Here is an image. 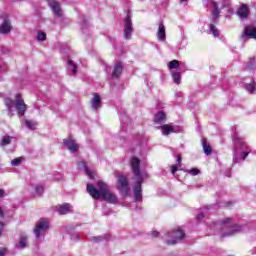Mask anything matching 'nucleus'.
I'll use <instances>...</instances> for the list:
<instances>
[{
    "instance_id": "obj_1",
    "label": "nucleus",
    "mask_w": 256,
    "mask_h": 256,
    "mask_svg": "<svg viewBox=\"0 0 256 256\" xmlns=\"http://www.w3.org/2000/svg\"><path fill=\"white\" fill-rule=\"evenodd\" d=\"M131 163V169L134 175V196L136 201H141L143 199V194H142V186L143 181L147 179V173L141 172V160L137 157H133L130 161Z\"/></svg>"
},
{
    "instance_id": "obj_2",
    "label": "nucleus",
    "mask_w": 256,
    "mask_h": 256,
    "mask_svg": "<svg viewBox=\"0 0 256 256\" xmlns=\"http://www.w3.org/2000/svg\"><path fill=\"white\" fill-rule=\"evenodd\" d=\"M97 187L99 190H97V188H95L93 184H87V193H89V195L95 200H99L102 197V199L104 201H107V203L117 202V196H115L113 192L109 191V186L107 185V183L103 181H98Z\"/></svg>"
},
{
    "instance_id": "obj_3",
    "label": "nucleus",
    "mask_w": 256,
    "mask_h": 256,
    "mask_svg": "<svg viewBox=\"0 0 256 256\" xmlns=\"http://www.w3.org/2000/svg\"><path fill=\"white\" fill-rule=\"evenodd\" d=\"M4 104L8 111V117H13L15 115V108L18 117H23L25 113H27L28 106L25 104V100L20 93L15 94L14 100L9 97L4 98Z\"/></svg>"
},
{
    "instance_id": "obj_4",
    "label": "nucleus",
    "mask_w": 256,
    "mask_h": 256,
    "mask_svg": "<svg viewBox=\"0 0 256 256\" xmlns=\"http://www.w3.org/2000/svg\"><path fill=\"white\" fill-rule=\"evenodd\" d=\"M183 239H185V231L181 228H177L166 234L165 243L166 245H177V243L183 241Z\"/></svg>"
},
{
    "instance_id": "obj_5",
    "label": "nucleus",
    "mask_w": 256,
    "mask_h": 256,
    "mask_svg": "<svg viewBox=\"0 0 256 256\" xmlns=\"http://www.w3.org/2000/svg\"><path fill=\"white\" fill-rule=\"evenodd\" d=\"M48 229H49V220L45 218L40 219L36 223V226L34 228L35 237L39 239V237H41L43 233H45V231H48Z\"/></svg>"
},
{
    "instance_id": "obj_6",
    "label": "nucleus",
    "mask_w": 256,
    "mask_h": 256,
    "mask_svg": "<svg viewBox=\"0 0 256 256\" xmlns=\"http://www.w3.org/2000/svg\"><path fill=\"white\" fill-rule=\"evenodd\" d=\"M117 189L120 191L122 195H129V191H131V188L129 187V180H127V177L123 175H119L117 179Z\"/></svg>"
},
{
    "instance_id": "obj_7",
    "label": "nucleus",
    "mask_w": 256,
    "mask_h": 256,
    "mask_svg": "<svg viewBox=\"0 0 256 256\" xmlns=\"http://www.w3.org/2000/svg\"><path fill=\"white\" fill-rule=\"evenodd\" d=\"M131 33H133V22L131 21V15L127 12L126 18L124 19V39L129 41L131 39Z\"/></svg>"
},
{
    "instance_id": "obj_8",
    "label": "nucleus",
    "mask_w": 256,
    "mask_h": 256,
    "mask_svg": "<svg viewBox=\"0 0 256 256\" xmlns=\"http://www.w3.org/2000/svg\"><path fill=\"white\" fill-rule=\"evenodd\" d=\"M241 231H243V226L234 224L228 230H225V228H222L220 230V237H221V239H223L225 237H231V236L235 235L236 233H241Z\"/></svg>"
},
{
    "instance_id": "obj_9",
    "label": "nucleus",
    "mask_w": 256,
    "mask_h": 256,
    "mask_svg": "<svg viewBox=\"0 0 256 256\" xmlns=\"http://www.w3.org/2000/svg\"><path fill=\"white\" fill-rule=\"evenodd\" d=\"M234 143H236V145H235L236 149H240V151H243L242 161H245V159H247V156L249 155V153H251V150L248 149V147H247V143H245V141H243V139H235Z\"/></svg>"
},
{
    "instance_id": "obj_10",
    "label": "nucleus",
    "mask_w": 256,
    "mask_h": 256,
    "mask_svg": "<svg viewBox=\"0 0 256 256\" xmlns=\"http://www.w3.org/2000/svg\"><path fill=\"white\" fill-rule=\"evenodd\" d=\"M63 145L72 153H77V151H79V144H77L73 138H65L63 140Z\"/></svg>"
},
{
    "instance_id": "obj_11",
    "label": "nucleus",
    "mask_w": 256,
    "mask_h": 256,
    "mask_svg": "<svg viewBox=\"0 0 256 256\" xmlns=\"http://www.w3.org/2000/svg\"><path fill=\"white\" fill-rule=\"evenodd\" d=\"M247 37H250L251 39L256 40V28L253 26H246L244 28V32L241 35V39L243 41H246Z\"/></svg>"
},
{
    "instance_id": "obj_12",
    "label": "nucleus",
    "mask_w": 256,
    "mask_h": 256,
    "mask_svg": "<svg viewBox=\"0 0 256 256\" xmlns=\"http://www.w3.org/2000/svg\"><path fill=\"white\" fill-rule=\"evenodd\" d=\"M49 6L54 17H63V10L61 9V4L57 1L49 2Z\"/></svg>"
},
{
    "instance_id": "obj_13",
    "label": "nucleus",
    "mask_w": 256,
    "mask_h": 256,
    "mask_svg": "<svg viewBox=\"0 0 256 256\" xmlns=\"http://www.w3.org/2000/svg\"><path fill=\"white\" fill-rule=\"evenodd\" d=\"M250 14L251 11L249 10V6H247V4H243L237 10V15L239 19H248Z\"/></svg>"
},
{
    "instance_id": "obj_14",
    "label": "nucleus",
    "mask_w": 256,
    "mask_h": 256,
    "mask_svg": "<svg viewBox=\"0 0 256 256\" xmlns=\"http://www.w3.org/2000/svg\"><path fill=\"white\" fill-rule=\"evenodd\" d=\"M60 215H67L73 213V206L70 203L61 204L56 209Z\"/></svg>"
},
{
    "instance_id": "obj_15",
    "label": "nucleus",
    "mask_w": 256,
    "mask_h": 256,
    "mask_svg": "<svg viewBox=\"0 0 256 256\" xmlns=\"http://www.w3.org/2000/svg\"><path fill=\"white\" fill-rule=\"evenodd\" d=\"M157 129H159L164 136L171 135V133H177V131L171 124H163L161 126H157Z\"/></svg>"
},
{
    "instance_id": "obj_16",
    "label": "nucleus",
    "mask_w": 256,
    "mask_h": 256,
    "mask_svg": "<svg viewBox=\"0 0 256 256\" xmlns=\"http://www.w3.org/2000/svg\"><path fill=\"white\" fill-rule=\"evenodd\" d=\"M90 103H91V108L94 111H98V109H101V96H99V94L97 93H94Z\"/></svg>"
},
{
    "instance_id": "obj_17",
    "label": "nucleus",
    "mask_w": 256,
    "mask_h": 256,
    "mask_svg": "<svg viewBox=\"0 0 256 256\" xmlns=\"http://www.w3.org/2000/svg\"><path fill=\"white\" fill-rule=\"evenodd\" d=\"M165 121H167V114H165V112L163 111H159L158 113H156L154 115V124L155 125H163V123H165Z\"/></svg>"
},
{
    "instance_id": "obj_18",
    "label": "nucleus",
    "mask_w": 256,
    "mask_h": 256,
    "mask_svg": "<svg viewBox=\"0 0 256 256\" xmlns=\"http://www.w3.org/2000/svg\"><path fill=\"white\" fill-rule=\"evenodd\" d=\"M13 27L11 26V22L9 20H4L3 23L0 25V33L2 35H7L11 33V29Z\"/></svg>"
},
{
    "instance_id": "obj_19",
    "label": "nucleus",
    "mask_w": 256,
    "mask_h": 256,
    "mask_svg": "<svg viewBox=\"0 0 256 256\" xmlns=\"http://www.w3.org/2000/svg\"><path fill=\"white\" fill-rule=\"evenodd\" d=\"M211 7H212V19L214 23H217V19H219V5L216 4L215 1L211 2Z\"/></svg>"
},
{
    "instance_id": "obj_20",
    "label": "nucleus",
    "mask_w": 256,
    "mask_h": 256,
    "mask_svg": "<svg viewBox=\"0 0 256 256\" xmlns=\"http://www.w3.org/2000/svg\"><path fill=\"white\" fill-rule=\"evenodd\" d=\"M157 39L158 41H165L166 35H165V25L163 22L159 23L158 32H157Z\"/></svg>"
},
{
    "instance_id": "obj_21",
    "label": "nucleus",
    "mask_w": 256,
    "mask_h": 256,
    "mask_svg": "<svg viewBox=\"0 0 256 256\" xmlns=\"http://www.w3.org/2000/svg\"><path fill=\"white\" fill-rule=\"evenodd\" d=\"M121 73H123V64L121 62H118L114 66V70L112 72V77H115L117 79V78H119Z\"/></svg>"
},
{
    "instance_id": "obj_22",
    "label": "nucleus",
    "mask_w": 256,
    "mask_h": 256,
    "mask_svg": "<svg viewBox=\"0 0 256 256\" xmlns=\"http://www.w3.org/2000/svg\"><path fill=\"white\" fill-rule=\"evenodd\" d=\"M202 147L205 155H211L213 153V149L211 148V144L207 142V139H202Z\"/></svg>"
},
{
    "instance_id": "obj_23",
    "label": "nucleus",
    "mask_w": 256,
    "mask_h": 256,
    "mask_svg": "<svg viewBox=\"0 0 256 256\" xmlns=\"http://www.w3.org/2000/svg\"><path fill=\"white\" fill-rule=\"evenodd\" d=\"M109 235L105 234L103 236H93L90 238V241L92 243H101V241H107L109 240Z\"/></svg>"
},
{
    "instance_id": "obj_24",
    "label": "nucleus",
    "mask_w": 256,
    "mask_h": 256,
    "mask_svg": "<svg viewBox=\"0 0 256 256\" xmlns=\"http://www.w3.org/2000/svg\"><path fill=\"white\" fill-rule=\"evenodd\" d=\"M176 161L178 164L171 166L172 175H175V173H177V171H179V167H181V161H182L181 154L177 155Z\"/></svg>"
},
{
    "instance_id": "obj_25",
    "label": "nucleus",
    "mask_w": 256,
    "mask_h": 256,
    "mask_svg": "<svg viewBox=\"0 0 256 256\" xmlns=\"http://www.w3.org/2000/svg\"><path fill=\"white\" fill-rule=\"evenodd\" d=\"M16 247L17 249H25V247H27V236H21Z\"/></svg>"
},
{
    "instance_id": "obj_26",
    "label": "nucleus",
    "mask_w": 256,
    "mask_h": 256,
    "mask_svg": "<svg viewBox=\"0 0 256 256\" xmlns=\"http://www.w3.org/2000/svg\"><path fill=\"white\" fill-rule=\"evenodd\" d=\"M24 125L28 128L31 129V131H35L37 127V122L31 121V120H25Z\"/></svg>"
},
{
    "instance_id": "obj_27",
    "label": "nucleus",
    "mask_w": 256,
    "mask_h": 256,
    "mask_svg": "<svg viewBox=\"0 0 256 256\" xmlns=\"http://www.w3.org/2000/svg\"><path fill=\"white\" fill-rule=\"evenodd\" d=\"M255 88H256L255 82H251L245 85V89L246 91H248V93H255Z\"/></svg>"
},
{
    "instance_id": "obj_28",
    "label": "nucleus",
    "mask_w": 256,
    "mask_h": 256,
    "mask_svg": "<svg viewBox=\"0 0 256 256\" xmlns=\"http://www.w3.org/2000/svg\"><path fill=\"white\" fill-rule=\"evenodd\" d=\"M68 69L72 71L73 74L77 73V65L72 60H68Z\"/></svg>"
},
{
    "instance_id": "obj_29",
    "label": "nucleus",
    "mask_w": 256,
    "mask_h": 256,
    "mask_svg": "<svg viewBox=\"0 0 256 256\" xmlns=\"http://www.w3.org/2000/svg\"><path fill=\"white\" fill-rule=\"evenodd\" d=\"M172 78H173L174 83H176V85H179L181 83V73L174 72L172 74Z\"/></svg>"
},
{
    "instance_id": "obj_30",
    "label": "nucleus",
    "mask_w": 256,
    "mask_h": 256,
    "mask_svg": "<svg viewBox=\"0 0 256 256\" xmlns=\"http://www.w3.org/2000/svg\"><path fill=\"white\" fill-rule=\"evenodd\" d=\"M169 69H179V61L178 60H172L168 63Z\"/></svg>"
},
{
    "instance_id": "obj_31",
    "label": "nucleus",
    "mask_w": 256,
    "mask_h": 256,
    "mask_svg": "<svg viewBox=\"0 0 256 256\" xmlns=\"http://www.w3.org/2000/svg\"><path fill=\"white\" fill-rule=\"evenodd\" d=\"M36 39L37 41H47V34L40 31L38 32Z\"/></svg>"
},
{
    "instance_id": "obj_32",
    "label": "nucleus",
    "mask_w": 256,
    "mask_h": 256,
    "mask_svg": "<svg viewBox=\"0 0 256 256\" xmlns=\"http://www.w3.org/2000/svg\"><path fill=\"white\" fill-rule=\"evenodd\" d=\"M11 143V137L10 136H4L1 140V146L5 147L6 145H9Z\"/></svg>"
},
{
    "instance_id": "obj_33",
    "label": "nucleus",
    "mask_w": 256,
    "mask_h": 256,
    "mask_svg": "<svg viewBox=\"0 0 256 256\" xmlns=\"http://www.w3.org/2000/svg\"><path fill=\"white\" fill-rule=\"evenodd\" d=\"M22 162H23V158H16L11 161V165L12 167H19Z\"/></svg>"
},
{
    "instance_id": "obj_34",
    "label": "nucleus",
    "mask_w": 256,
    "mask_h": 256,
    "mask_svg": "<svg viewBox=\"0 0 256 256\" xmlns=\"http://www.w3.org/2000/svg\"><path fill=\"white\" fill-rule=\"evenodd\" d=\"M210 31L214 35V37H217L219 35V31L217 30V27H215V25L213 24L210 25Z\"/></svg>"
},
{
    "instance_id": "obj_35",
    "label": "nucleus",
    "mask_w": 256,
    "mask_h": 256,
    "mask_svg": "<svg viewBox=\"0 0 256 256\" xmlns=\"http://www.w3.org/2000/svg\"><path fill=\"white\" fill-rule=\"evenodd\" d=\"M35 191L37 195H43V191H45V188L41 185H36Z\"/></svg>"
},
{
    "instance_id": "obj_36",
    "label": "nucleus",
    "mask_w": 256,
    "mask_h": 256,
    "mask_svg": "<svg viewBox=\"0 0 256 256\" xmlns=\"http://www.w3.org/2000/svg\"><path fill=\"white\" fill-rule=\"evenodd\" d=\"M189 173H190L191 175L195 176V175H199V173H201V171H200L199 169H197V168H192V169L189 171Z\"/></svg>"
},
{
    "instance_id": "obj_37",
    "label": "nucleus",
    "mask_w": 256,
    "mask_h": 256,
    "mask_svg": "<svg viewBox=\"0 0 256 256\" xmlns=\"http://www.w3.org/2000/svg\"><path fill=\"white\" fill-rule=\"evenodd\" d=\"M229 223H231V218H225L221 220L220 225L225 226V225H229Z\"/></svg>"
},
{
    "instance_id": "obj_38",
    "label": "nucleus",
    "mask_w": 256,
    "mask_h": 256,
    "mask_svg": "<svg viewBox=\"0 0 256 256\" xmlns=\"http://www.w3.org/2000/svg\"><path fill=\"white\" fill-rule=\"evenodd\" d=\"M1 53H3L4 55H9V53H11V50H9L7 47L3 46L1 48Z\"/></svg>"
},
{
    "instance_id": "obj_39",
    "label": "nucleus",
    "mask_w": 256,
    "mask_h": 256,
    "mask_svg": "<svg viewBox=\"0 0 256 256\" xmlns=\"http://www.w3.org/2000/svg\"><path fill=\"white\" fill-rule=\"evenodd\" d=\"M253 65H255V58H250V62L247 64L248 69H253Z\"/></svg>"
},
{
    "instance_id": "obj_40",
    "label": "nucleus",
    "mask_w": 256,
    "mask_h": 256,
    "mask_svg": "<svg viewBox=\"0 0 256 256\" xmlns=\"http://www.w3.org/2000/svg\"><path fill=\"white\" fill-rule=\"evenodd\" d=\"M86 175H88V177H90V179H93V172L91 170H89L88 168H86Z\"/></svg>"
},
{
    "instance_id": "obj_41",
    "label": "nucleus",
    "mask_w": 256,
    "mask_h": 256,
    "mask_svg": "<svg viewBox=\"0 0 256 256\" xmlns=\"http://www.w3.org/2000/svg\"><path fill=\"white\" fill-rule=\"evenodd\" d=\"M7 253V248H0V256H5Z\"/></svg>"
},
{
    "instance_id": "obj_42",
    "label": "nucleus",
    "mask_w": 256,
    "mask_h": 256,
    "mask_svg": "<svg viewBox=\"0 0 256 256\" xmlns=\"http://www.w3.org/2000/svg\"><path fill=\"white\" fill-rule=\"evenodd\" d=\"M203 217H205V213H203V212L198 213L197 219L201 220V219H203Z\"/></svg>"
},
{
    "instance_id": "obj_43",
    "label": "nucleus",
    "mask_w": 256,
    "mask_h": 256,
    "mask_svg": "<svg viewBox=\"0 0 256 256\" xmlns=\"http://www.w3.org/2000/svg\"><path fill=\"white\" fill-rule=\"evenodd\" d=\"M81 23H82V25H87V20L85 19V17L84 16H82L81 17Z\"/></svg>"
},
{
    "instance_id": "obj_44",
    "label": "nucleus",
    "mask_w": 256,
    "mask_h": 256,
    "mask_svg": "<svg viewBox=\"0 0 256 256\" xmlns=\"http://www.w3.org/2000/svg\"><path fill=\"white\" fill-rule=\"evenodd\" d=\"M0 217L3 219V217H5V212L3 211V209L0 207Z\"/></svg>"
},
{
    "instance_id": "obj_45",
    "label": "nucleus",
    "mask_w": 256,
    "mask_h": 256,
    "mask_svg": "<svg viewBox=\"0 0 256 256\" xmlns=\"http://www.w3.org/2000/svg\"><path fill=\"white\" fill-rule=\"evenodd\" d=\"M159 235V232L157 231H152V237H157Z\"/></svg>"
},
{
    "instance_id": "obj_46",
    "label": "nucleus",
    "mask_w": 256,
    "mask_h": 256,
    "mask_svg": "<svg viewBox=\"0 0 256 256\" xmlns=\"http://www.w3.org/2000/svg\"><path fill=\"white\" fill-rule=\"evenodd\" d=\"M4 195H5V190L0 189V197H4Z\"/></svg>"
},
{
    "instance_id": "obj_47",
    "label": "nucleus",
    "mask_w": 256,
    "mask_h": 256,
    "mask_svg": "<svg viewBox=\"0 0 256 256\" xmlns=\"http://www.w3.org/2000/svg\"><path fill=\"white\" fill-rule=\"evenodd\" d=\"M180 3H184V5H187V0H179Z\"/></svg>"
},
{
    "instance_id": "obj_48",
    "label": "nucleus",
    "mask_w": 256,
    "mask_h": 256,
    "mask_svg": "<svg viewBox=\"0 0 256 256\" xmlns=\"http://www.w3.org/2000/svg\"><path fill=\"white\" fill-rule=\"evenodd\" d=\"M78 165H81L82 167H85V162H79Z\"/></svg>"
},
{
    "instance_id": "obj_49",
    "label": "nucleus",
    "mask_w": 256,
    "mask_h": 256,
    "mask_svg": "<svg viewBox=\"0 0 256 256\" xmlns=\"http://www.w3.org/2000/svg\"><path fill=\"white\" fill-rule=\"evenodd\" d=\"M3 167V165L0 164V169Z\"/></svg>"
},
{
    "instance_id": "obj_50",
    "label": "nucleus",
    "mask_w": 256,
    "mask_h": 256,
    "mask_svg": "<svg viewBox=\"0 0 256 256\" xmlns=\"http://www.w3.org/2000/svg\"><path fill=\"white\" fill-rule=\"evenodd\" d=\"M0 225H3V222H0Z\"/></svg>"
},
{
    "instance_id": "obj_51",
    "label": "nucleus",
    "mask_w": 256,
    "mask_h": 256,
    "mask_svg": "<svg viewBox=\"0 0 256 256\" xmlns=\"http://www.w3.org/2000/svg\"><path fill=\"white\" fill-rule=\"evenodd\" d=\"M0 235H1V230H0Z\"/></svg>"
},
{
    "instance_id": "obj_52",
    "label": "nucleus",
    "mask_w": 256,
    "mask_h": 256,
    "mask_svg": "<svg viewBox=\"0 0 256 256\" xmlns=\"http://www.w3.org/2000/svg\"><path fill=\"white\" fill-rule=\"evenodd\" d=\"M0 69H1V66H0Z\"/></svg>"
}]
</instances>
